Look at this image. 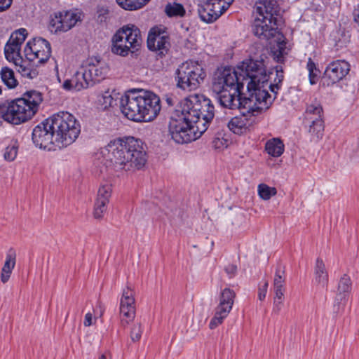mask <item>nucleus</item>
I'll return each instance as SVG.
<instances>
[{
    "label": "nucleus",
    "mask_w": 359,
    "mask_h": 359,
    "mask_svg": "<svg viewBox=\"0 0 359 359\" xmlns=\"http://www.w3.org/2000/svg\"><path fill=\"white\" fill-rule=\"evenodd\" d=\"M212 146L215 149H222L226 147V141L224 139L215 138L212 141Z\"/></svg>",
    "instance_id": "47"
},
{
    "label": "nucleus",
    "mask_w": 359,
    "mask_h": 359,
    "mask_svg": "<svg viewBox=\"0 0 359 359\" xmlns=\"http://www.w3.org/2000/svg\"><path fill=\"white\" fill-rule=\"evenodd\" d=\"M234 0H206L198 8L200 18L203 22L210 23L215 21L226 11Z\"/></svg>",
    "instance_id": "13"
},
{
    "label": "nucleus",
    "mask_w": 359,
    "mask_h": 359,
    "mask_svg": "<svg viewBox=\"0 0 359 359\" xmlns=\"http://www.w3.org/2000/svg\"><path fill=\"white\" fill-rule=\"evenodd\" d=\"M170 46V38L164 27H155L151 29L147 37V47L158 55H165Z\"/></svg>",
    "instance_id": "14"
},
{
    "label": "nucleus",
    "mask_w": 359,
    "mask_h": 359,
    "mask_svg": "<svg viewBox=\"0 0 359 359\" xmlns=\"http://www.w3.org/2000/svg\"><path fill=\"white\" fill-rule=\"evenodd\" d=\"M112 192L111 185L104 184L100 187L96 200L109 203Z\"/></svg>",
    "instance_id": "37"
},
{
    "label": "nucleus",
    "mask_w": 359,
    "mask_h": 359,
    "mask_svg": "<svg viewBox=\"0 0 359 359\" xmlns=\"http://www.w3.org/2000/svg\"><path fill=\"white\" fill-rule=\"evenodd\" d=\"M311 120V124L309 126V132L313 139L319 140L322 138L324 131V124L322 118H309Z\"/></svg>",
    "instance_id": "30"
},
{
    "label": "nucleus",
    "mask_w": 359,
    "mask_h": 359,
    "mask_svg": "<svg viewBox=\"0 0 359 359\" xmlns=\"http://www.w3.org/2000/svg\"><path fill=\"white\" fill-rule=\"evenodd\" d=\"M165 12L169 17H182L185 14L183 6L178 3H169L165 8Z\"/></svg>",
    "instance_id": "34"
},
{
    "label": "nucleus",
    "mask_w": 359,
    "mask_h": 359,
    "mask_svg": "<svg viewBox=\"0 0 359 359\" xmlns=\"http://www.w3.org/2000/svg\"><path fill=\"white\" fill-rule=\"evenodd\" d=\"M315 281L323 287L328 283V273L324 262L320 259H317L315 266Z\"/></svg>",
    "instance_id": "28"
},
{
    "label": "nucleus",
    "mask_w": 359,
    "mask_h": 359,
    "mask_svg": "<svg viewBox=\"0 0 359 359\" xmlns=\"http://www.w3.org/2000/svg\"><path fill=\"white\" fill-rule=\"evenodd\" d=\"M95 60H96L97 63L100 62V61L98 60H97V58H95Z\"/></svg>",
    "instance_id": "56"
},
{
    "label": "nucleus",
    "mask_w": 359,
    "mask_h": 359,
    "mask_svg": "<svg viewBox=\"0 0 359 359\" xmlns=\"http://www.w3.org/2000/svg\"><path fill=\"white\" fill-rule=\"evenodd\" d=\"M267 79L262 60H246L233 69L229 67L217 69L212 78V90L214 93L231 90L236 93L242 91L246 84L248 97L245 101L244 108L248 109V114L255 116L269 109L273 100L266 91L262 89Z\"/></svg>",
    "instance_id": "1"
},
{
    "label": "nucleus",
    "mask_w": 359,
    "mask_h": 359,
    "mask_svg": "<svg viewBox=\"0 0 359 359\" xmlns=\"http://www.w3.org/2000/svg\"><path fill=\"white\" fill-rule=\"evenodd\" d=\"M107 203L95 200L93 216L95 219H102L107 210Z\"/></svg>",
    "instance_id": "40"
},
{
    "label": "nucleus",
    "mask_w": 359,
    "mask_h": 359,
    "mask_svg": "<svg viewBox=\"0 0 359 359\" xmlns=\"http://www.w3.org/2000/svg\"><path fill=\"white\" fill-rule=\"evenodd\" d=\"M42 101L43 95L40 92L27 91L22 97L1 105L0 118L13 125L25 123L36 114Z\"/></svg>",
    "instance_id": "5"
},
{
    "label": "nucleus",
    "mask_w": 359,
    "mask_h": 359,
    "mask_svg": "<svg viewBox=\"0 0 359 359\" xmlns=\"http://www.w3.org/2000/svg\"><path fill=\"white\" fill-rule=\"evenodd\" d=\"M280 20L278 18H269L267 15H257L252 26L253 32L261 39H269L276 36Z\"/></svg>",
    "instance_id": "16"
},
{
    "label": "nucleus",
    "mask_w": 359,
    "mask_h": 359,
    "mask_svg": "<svg viewBox=\"0 0 359 359\" xmlns=\"http://www.w3.org/2000/svg\"><path fill=\"white\" fill-rule=\"evenodd\" d=\"M90 319H91V320L93 319V317H92V316L90 317Z\"/></svg>",
    "instance_id": "57"
},
{
    "label": "nucleus",
    "mask_w": 359,
    "mask_h": 359,
    "mask_svg": "<svg viewBox=\"0 0 359 359\" xmlns=\"http://www.w3.org/2000/svg\"><path fill=\"white\" fill-rule=\"evenodd\" d=\"M269 283L268 281L265 280L259 285L258 287V299L260 301H263L266 295L268 290Z\"/></svg>",
    "instance_id": "44"
},
{
    "label": "nucleus",
    "mask_w": 359,
    "mask_h": 359,
    "mask_svg": "<svg viewBox=\"0 0 359 359\" xmlns=\"http://www.w3.org/2000/svg\"><path fill=\"white\" fill-rule=\"evenodd\" d=\"M142 329L140 323H135L130 332V337L133 341H137L142 337Z\"/></svg>",
    "instance_id": "43"
},
{
    "label": "nucleus",
    "mask_w": 359,
    "mask_h": 359,
    "mask_svg": "<svg viewBox=\"0 0 359 359\" xmlns=\"http://www.w3.org/2000/svg\"><path fill=\"white\" fill-rule=\"evenodd\" d=\"M83 17V12L77 8L55 12L50 16L48 29L54 34L67 32L81 22Z\"/></svg>",
    "instance_id": "9"
},
{
    "label": "nucleus",
    "mask_w": 359,
    "mask_h": 359,
    "mask_svg": "<svg viewBox=\"0 0 359 359\" xmlns=\"http://www.w3.org/2000/svg\"><path fill=\"white\" fill-rule=\"evenodd\" d=\"M100 15H99V18L101 17V19H100V21H102V19L104 18V15H106L107 13V9H104V8H102L100 11Z\"/></svg>",
    "instance_id": "53"
},
{
    "label": "nucleus",
    "mask_w": 359,
    "mask_h": 359,
    "mask_svg": "<svg viewBox=\"0 0 359 359\" xmlns=\"http://www.w3.org/2000/svg\"><path fill=\"white\" fill-rule=\"evenodd\" d=\"M225 271L230 278L235 276L237 272V267L234 264H229L225 268Z\"/></svg>",
    "instance_id": "45"
},
{
    "label": "nucleus",
    "mask_w": 359,
    "mask_h": 359,
    "mask_svg": "<svg viewBox=\"0 0 359 359\" xmlns=\"http://www.w3.org/2000/svg\"><path fill=\"white\" fill-rule=\"evenodd\" d=\"M283 300L273 299V312L278 313L283 307Z\"/></svg>",
    "instance_id": "46"
},
{
    "label": "nucleus",
    "mask_w": 359,
    "mask_h": 359,
    "mask_svg": "<svg viewBox=\"0 0 359 359\" xmlns=\"http://www.w3.org/2000/svg\"><path fill=\"white\" fill-rule=\"evenodd\" d=\"M16 263V252L14 249L10 248L6 252L4 264L1 271V281L7 283L11 276Z\"/></svg>",
    "instance_id": "25"
},
{
    "label": "nucleus",
    "mask_w": 359,
    "mask_h": 359,
    "mask_svg": "<svg viewBox=\"0 0 359 359\" xmlns=\"http://www.w3.org/2000/svg\"><path fill=\"white\" fill-rule=\"evenodd\" d=\"M285 149L283 141L279 138H271L266 142L265 150L266 153L272 157L280 156Z\"/></svg>",
    "instance_id": "27"
},
{
    "label": "nucleus",
    "mask_w": 359,
    "mask_h": 359,
    "mask_svg": "<svg viewBox=\"0 0 359 359\" xmlns=\"http://www.w3.org/2000/svg\"><path fill=\"white\" fill-rule=\"evenodd\" d=\"M258 195L265 201L269 200L277 194L276 189L271 187L266 184H261L257 187Z\"/></svg>",
    "instance_id": "36"
},
{
    "label": "nucleus",
    "mask_w": 359,
    "mask_h": 359,
    "mask_svg": "<svg viewBox=\"0 0 359 359\" xmlns=\"http://www.w3.org/2000/svg\"><path fill=\"white\" fill-rule=\"evenodd\" d=\"M241 93V91H238L233 93V90H231L215 94L221 106L230 109H238L241 104L240 101Z\"/></svg>",
    "instance_id": "23"
},
{
    "label": "nucleus",
    "mask_w": 359,
    "mask_h": 359,
    "mask_svg": "<svg viewBox=\"0 0 359 359\" xmlns=\"http://www.w3.org/2000/svg\"><path fill=\"white\" fill-rule=\"evenodd\" d=\"M253 121L245 114L236 116L228 122L229 129L235 134L241 135L247 133L252 125Z\"/></svg>",
    "instance_id": "22"
},
{
    "label": "nucleus",
    "mask_w": 359,
    "mask_h": 359,
    "mask_svg": "<svg viewBox=\"0 0 359 359\" xmlns=\"http://www.w3.org/2000/svg\"><path fill=\"white\" fill-rule=\"evenodd\" d=\"M264 67H266L265 65H264ZM265 69L266 70V68H265ZM276 77L274 79L273 83L269 84V75L267 73V72L266 71V74L268 77L267 81H266V83L264 84V86L263 87H262V89H264L265 91H266V93L270 96H271V95L269 93L267 88H270L271 92H273L274 93H277L278 90L280 88V86L281 85L282 81L284 79V74H283V70L282 66H280V65L276 66Z\"/></svg>",
    "instance_id": "29"
},
{
    "label": "nucleus",
    "mask_w": 359,
    "mask_h": 359,
    "mask_svg": "<svg viewBox=\"0 0 359 359\" xmlns=\"http://www.w3.org/2000/svg\"><path fill=\"white\" fill-rule=\"evenodd\" d=\"M274 59L280 62H283L285 55H287L288 49L287 42L283 34H278L276 39V44L271 48Z\"/></svg>",
    "instance_id": "26"
},
{
    "label": "nucleus",
    "mask_w": 359,
    "mask_h": 359,
    "mask_svg": "<svg viewBox=\"0 0 359 359\" xmlns=\"http://www.w3.org/2000/svg\"><path fill=\"white\" fill-rule=\"evenodd\" d=\"M2 81L8 88H14L18 85V81L14 76L13 71L8 67H2L0 72Z\"/></svg>",
    "instance_id": "32"
},
{
    "label": "nucleus",
    "mask_w": 359,
    "mask_h": 359,
    "mask_svg": "<svg viewBox=\"0 0 359 359\" xmlns=\"http://www.w3.org/2000/svg\"><path fill=\"white\" fill-rule=\"evenodd\" d=\"M34 145L41 149L52 150L55 146V134L49 118L34 127L32 131Z\"/></svg>",
    "instance_id": "12"
},
{
    "label": "nucleus",
    "mask_w": 359,
    "mask_h": 359,
    "mask_svg": "<svg viewBox=\"0 0 359 359\" xmlns=\"http://www.w3.org/2000/svg\"><path fill=\"white\" fill-rule=\"evenodd\" d=\"M27 35V31L24 28L19 29L13 32L5 46L4 53L6 58L9 62H13L17 71L22 76L32 78V71L27 67V62L23 60L20 55L21 46L25 41Z\"/></svg>",
    "instance_id": "8"
},
{
    "label": "nucleus",
    "mask_w": 359,
    "mask_h": 359,
    "mask_svg": "<svg viewBox=\"0 0 359 359\" xmlns=\"http://www.w3.org/2000/svg\"><path fill=\"white\" fill-rule=\"evenodd\" d=\"M135 292L131 285H127L122 290L120 299L121 320L123 324H128L135 316Z\"/></svg>",
    "instance_id": "15"
},
{
    "label": "nucleus",
    "mask_w": 359,
    "mask_h": 359,
    "mask_svg": "<svg viewBox=\"0 0 359 359\" xmlns=\"http://www.w3.org/2000/svg\"><path fill=\"white\" fill-rule=\"evenodd\" d=\"M100 154L113 163L117 170L130 172L144 168L147 161L143 142L132 136L111 140Z\"/></svg>",
    "instance_id": "3"
},
{
    "label": "nucleus",
    "mask_w": 359,
    "mask_h": 359,
    "mask_svg": "<svg viewBox=\"0 0 359 359\" xmlns=\"http://www.w3.org/2000/svg\"><path fill=\"white\" fill-rule=\"evenodd\" d=\"M129 47V53L138 50L142 43L140 30L133 25H128L121 28Z\"/></svg>",
    "instance_id": "20"
},
{
    "label": "nucleus",
    "mask_w": 359,
    "mask_h": 359,
    "mask_svg": "<svg viewBox=\"0 0 359 359\" xmlns=\"http://www.w3.org/2000/svg\"><path fill=\"white\" fill-rule=\"evenodd\" d=\"M353 20L359 27V4L354 8L353 12Z\"/></svg>",
    "instance_id": "50"
},
{
    "label": "nucleus",
    "mask_w": 359,
    "mask_h": 359,
    "mask_svg": "<svg viewBox=\"0 0 359 359\" xmlns=\"http://www.w3.org/2000/svg\"><path fill=\"white\" fill-rule=\"evenodd\" d=\"M306 69L309 72L310 83L315 84L318 79V69L316 68V64L311 58H309L308 60Z\"/></svg>",
    "instance_id": "41"
},
{
    "label": "nucleus",
    "mask_w": 359,
    "mask_h": 359,
    "mask_svg": "<svg viewBox=\"0 0 359 359\" xmlns=\"http://www.w3.org/2000/svg\"><path fill=\"white\" fill-rule=\"evenodd\" d=\"M84 325L85 326H90V313H87L85 316Z\"/></svg>",
    "instance_id": "54"
},
{
    "label": "nucleus",
    "mask_w": 359,
    "mask_h": 359,
    "mask_svg": "<svg viewBox=\"0 0 359 359\" xmlns=\"http://www.w3.org/2000/svg\"><path fill=\"white\" fill-rule=\"evenodd\" d=\"M126 36L123 35V30L119 29L113 36L111 42V52L120 56H127L129 54V47L126 41Z\"/></svg>",
    "instance_id": "24"
},
{
    "label": "nucleus",
    "mask_w": 359,
    "mask_h": 359,
    "mask_svg": "<svg viewBox=\"0 0 359 359\" xmlns=\"http://www.w3.org/2000/svg\"><path fill=\"white\" fill-rule=\"evenodd\" d=\"M206 76L202 65L198 62L187 61L175 72L177 88L187 91L196 90Z\"/></svg>",
    "instance_id": "7"
},
{
    "label": "nucleus",
    "mask_w": 359,
    "mask_h": 359,
    "mask_svg": "<svg viewBox=\"0 0 359 359\" xmlns=\"http://www.w3.org/2000/svg\"><path fill=\"white\" fill-rule=\"evenodd\" d=\"M55 134V147L61 149L72 144L79 137L81 127L74 115L60 111L49 117Z\"/></svg>",
    "instance_id": "6"
},
{
    "label": "nucleus",
    "mask_w": 359,
    "mask_h": 359,
    "mask_svg": "<svg viewBox=\"0 0 359 359\" xmlns=\"http://www.w3.org/2000/svg\"><path fill=\"white\" fill-rule=\"evenodd\" d=\"M74 82L73 78L71 80H66L62 84V87L64 89L67 90H74Z\"/></svg>",
    "instance_id": "49"
},
{
    "label": "nucleus",
    "mask_w": 359,
    "mask_h": 359,
    "mask_svg": "<svg viewBox=\"0 0 359 359\" xmlns=\"http://www.w3.org/2000/svg\"><path fill=\"white\" fill-rule=\"evenodd\" d=\"M94 72V81L95 82H99L102 80L105 74L107 73V68L103 65L96 66L91 59V76L93 75V72Z\"/></svg>",
    "instance_id": "39"
},
{
    "label": "nucleus",
    "mask_w": 359,
    "mask_h": 359,
    "mask_svg": "<svg viewBox=\"0 0 359 359\" xmlns=\"http://www.w3.org/2000/svg\"><path fill=\"white\" fill-rule=\"evenodd\" d=\"M279 6L276 0H259L255 4V11L257 15L269 18L279 16Z\"/></svg>",
    "instance_id": "21"
},
{
    "label": "nucleus",
    "mask_w": 359,
    "mask_h": 359,
    "mask_svg": "<svg viewBox=\"0 0 359 359\" xmlns=\"http://www.w3.org/2000/svg\"><path fill=\"white\" fill-rule=\"evenodd\" d=\"M98 102L103 109H107L116 104V100L114 99L109 91H105L101 95L98 96Z\"/></svg>",
    "instance_id": "38"
},
{
    "label": "nucleus",
    "mask_w": 359,
    "mask_h": 359,
    "mask_svg": "<svg viewBox=\"0 0 359 359\" xmlns=\"http://www.w3.org/2000/svg\"><path fill=\"white\" fill-rule=\"evenodd\" d=\"M99 359H107V358L105 355L102 354L100 356Z\"/></svg>",
    "instance_id": "55"
},
{
    "label": "nucleus",
    "mask_w": 359,
    "mask_h": 359,
    "mask_svg": "<svg viewBox=\"0 0 359 359\" xmlns=\"http://www.w3.org/2000/svg\"><path fill=\"white\" fill-rule=\"evenodd\" d=\"M161 109L159 97L150 90L131 89L120 99V109L128 119L135 122H150Z\"/></svg>",
    "instance_id": "4"
},
{
    "label": "nucleus",
    "mask_w": 359,
    "mask_h": 359,
    "mask_svg": "<svg viewBox=\"0 0 359 359\" xmlns=\"http://www.w3.org/2000/svg\"><path fill=\"white\" fill-rule=\"evenodd\" d=\"M18 142L15 139L11 140L9 144L6 146V147L4 149V159L9 162L13 161L18 156Z\"/></svg>",
    "instance_id": "33"
},
{
    "label": "nucleus",
    "mask_w": 359,
    "mask_h": 359,
    "mask_svg": "<svg viewBox=\"0 0 359 359\" xmlns=\"http://www.w3.org/2000/svg\"><path fill=\"white\" fill-rule=\"evenodd\" d=\"M235 297V292L230 288L226 287L221 291L219 304L216 307L215 316L209 324L210 329L216 328L228 316L232 309Z\"/></svg>",
    "instance_id": "11"
},
{
    "label": "nucleus",
    "mask_w": 359,
    "mask_h": 359,
    "mask_svg": "<svg viewBox=\"0 0 359 359\" xmlns=\"http://www.w3.org/2000/svg\"><path fill=\"white\" fill-rule=\"evenodd\" d=\"M284 292L285 291H280V290L274 292L275 295H274L273 299L283 300Z\"/></svg>",
    "instance_id": "52"
},
{
    "label": "nucleus",
    "mask_w": 359,
    "mask_h": 359,
    "mask_svg": "<svg viewBox=\"0 0 359 359\" xmlns=\"http://www.w3.org/2000/svg\"><path fill=\"white\" fill-rule=\"evenodd\" d=\"M104 312V309L101 305H99L94 309V316L95 318H100Z\"/></svg>",
    "instance_id": "51"
},
{
    "label": "nucleus",
    "mask_w": 359,
    "mask_h": 359,
    "mask_svg": "<svg viewBox=\"0 0 359 359\" xmlns=\"http://www.w3.org/2000/svg\"><path fill=\"white\" fill-rule=\"evenodd\" d=\"M215 107L211 100L202 94L186 97L175 110L169 123V133L177 144L196 140L208 129L214 118Z\"/></svg>",
    "instance_id": "2"
},
{
    "label": "nucleus",
    "mask_w": 359,
    "mask_h": 359,
    "mask_svg": "<svg viewBox=\"0 0 359 359\" xmlns=\"http://www.w3.org/2000/svg\"><path fill=\"white\" fill-rule=\"evenodd\" d=\"M151 0H116L118 5L128 11H135L142 8Z\"/></svg>",
    "instance_id": "31"
},
{
    "label": "nucleus",
    "mask_w": 359,
    "mask_h": 359,
    "mask_svg": "<svg viewBox=\"0 0 359 359\" xmlns=\"http://www.w3.org/2000/svg\"><path fill=\"white\" fill-rule=\"evenodd\" d=\"M351 285L350 277L346 274L343 275L338 284L334 304V307L337 306L338 311L346 304L351 290Z\"/></svg>",
    "instance_id": "18"
},
{
    "label": "nucleus",
    "mask_w": 359,
    "mask_h": 359,
    "mask_svg": "<svg viewBox=\"0 0 359 359\" xmlns=\"http://www.w3.org/2000/svg\"><path fill=\"white\" fill-rule=\"evenodd\" d=\"M90 80V61L84 60L73 76L74 88L79 91L87 88Z\"/></svg>",
    "instance_id": "19"
},
{
    "label": "nucleus",
    "mask_w": 359,
    "mask_h": 359,
    "mask_svg": "<svg viewBox=\"0 0 359 359\" xmlns=\"http://www.w3.org/2000/svg\"><path fill=\"white\" fill-rule=\"evenodd\" d=\"M13 0H0V12L4 11L11 6Z\"/></svg>",
    "instance_id": "48"
},
{
    "label": "nucleus",
    "mask_w": 359,
    "mask_h": 359,
    "mask_svg": "<svg viewBox=\"0 0 359 359\" xmlns=\"http://www.w3.org/2000/svg\"><path fill=\"white\" fill-rule=\"evenodd\" d=\"M306 113L308 116L313 115L315 118H322L323 109L319 103H312L307 106Z\"/></svg>",
    "instance_id": "42"
},
{
    "label": "nucleus",
    "mask_w": 359,
    "mask_h": 359,
    "mask_svg": "<svg viewBox=\"0 0 359 359\" xmlns=\"http://www.w3.org/2000/svg\"><path fill=\"white\" fill-rule=\"evenodd\" d=\"M285 272L281 269L280 266H278L276 269L274 279H273V292L276 291H285Z\"/></svg>",
    "instance_id": "35"
},
{
    "label": "nucleus",
    "mask_w": 359,
    "mask_h": 359,
    "mask_svg": "<svg viewBox=\"0 0 359 359\" xmlns=\"http://www.w3.org/2000/svg\"><path fill=\"white\" fill-rule=\"evenodd\" d=\"M351 69L350 64L344 60L331 62L325 68L324 76L329 81L328 84L336 83L345 79Z\"/></svg>",
    "instance_id": "17"
},
{
    "label": "nucleus",
    "mask_w": 359,
    "mask_h": 359,
    "mask_svg": "<svg viewBox=\"0 0 359 359\" xmlns=\"http://www.w3.org/2000/svg\"><path fill=\"white\" fill-rule=\"evenodd\" d=\"M24 52L29 61L36 65L43 64L50 57V44L43 38H34L27 43Z\"/></svg>",
    "instance_id": "10"
}]
</instances>
